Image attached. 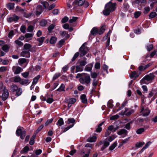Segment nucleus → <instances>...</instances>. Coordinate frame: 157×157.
<instances>
[{
	"instance_id": "f257e3e1",
	"label": "nucleus",
	"mask_w": 157,
	"mask_h": 157,
	"mask_svg": "<svg viewBox=\"0 0 157 157\" xmlns=\"http://www.w3.org/2000/svg\"><path fill=\"white\" fill-rule=\"evenodd\" d=\"M84 76L80 78L79 81L80 83L83 84H88L90 82V78L89 76L84 75Z\"/></svg>"
},
{
	"instance_id": "f03ea898",
	"label": "nucleus",
	"mask_w": 157,
	"mask_h": 157,
	"mask_svg": "<svg viewBox=\"0 0 157 157\" xmlns=\"http://www.w3.org/2000/svg\"><path fill=\"white\" fill-rule=\"evenodd\" d=\"M23 128L20 127L18 128L16 131V134L18 136H20V138L23 140L25 138L26 132L25 130L23 131Z\"/></svg>"
},
{
	"instance_id": "7ed1b4c3",
	"label": "nucleus",
	"mask_w": 157,
	"mask_h": 157,
	"mask_svg": "<svg viewBox=\"0 0 157 157\" xmlns=\"http://www.w3.org/2000/svg\"><path fill=\"white\" fill-rule=\"evenodd\" d=\"M1 86L2 89H3L2 98L3 101H5L8 98L9 96V92L8 90L6 88L5 86L2 85Z\"/></svg>"
},
{
	"instance_id": "20e7f679",
	"label": "nucleus",
	"mask_w": 157,
	"mask_h": 157,
	"mask_svg": "<svg viewBox=\"0 0 157 157\" xmlns=\"http://www.w3.org/2000/svg\"><path fill=\"white\" fill-rule=\"evenodd\" d=\"M150 112V110L147 107H144L142 106L141 108L140 113L143 116L145 117L148 116Z\"/></svg>"
},
{
	"instance_id": "39448f33",
	"label": "nucleus",
	"mask_w": 157,
	"mask_h": 157,
	"mask_svg": "<svg viewBox=\"0 0 157 157\" xmlns=\"http://www.w3.org/2000/svg\"><path fill=\"white\" fill-rule=\"evenodd\" d=\"M86 44V43L83 44L80 48V52L81 56L85 55L88 51L87 47L85 46Z\"/></svg>"
},
{
	"instance_id": "423d86ee",
	"label": "nucleus",
	"mask_w": 157,
	"mask_h": 157,
	"mask_svg": "<svg viewBox=\"0 0 157 157\" xmlns=\"http://www.w3.org/2000/svg\"><path fill=\"white\" fill-rule=\"evenodd\" d=\"M116 5V3H112L111 2H109L107 3L105 6L109 8V9L111 11H113L115 9V6Z\"/></svg>"
},
{
	"instance_id": "0eeeda50",
	"label": "nucleus",
	"mask_w": 157,
	"mask_h": 157,
	"mask_svg": "<svg viewBox=\"0 0 157 157\" xmlns=\"http://www.w3.org/2000/svg\"><path fill=\"white\" fill-rule=\"evenodd\" d=\"M85 0H79L78 1H75L73 3V9H75L78 6H82L84 3Z\"/></svg>"
},
{
	"instance_id": "6e6552de",
	"label": "nucleus",
	"mask_w": 157,
	"mask_h": 157,
	"mask_svg": "<svg viewBox=\"0 0 157 157\" xmlns=\"http://www.w3.org/2000/svg\"><path fill=\"white\" fill-rule=\"evenodd\" d=\"M19 17L15 15H13L11 17H8L7 19L8 22L11 23L13 21H17L19 19Z\"/></svg>"
},
{
	"instance_id": "1a4fd4ad",
	"label": "nucleus",
	"mask_w": 157,
	"mask_h": 157,
	"mask_svg": "<svg viewBox=\"0 0 157 157\" xmlns=\"http://www.w3.org/2000/svg\"><path fill=\"white\" fill-rule=\"evenodd\" d=\"M103 144V145L101 148V150H104L105 148L107 147L109 144V142L106 140H105L103 142H100L99 143V145H101Z\"/></svg>"
},
{
	"instance_id": "9d476101",
	"label": "nucleus",
	"mask_w": 157,
	"mask_h": 157,
	"mask_svg": "<svg viewBox=\"0 0 157 157\" xmlns=\"http://www.w3.org/2000/svg\"><path fill=\"white\" fill-rule=\"evenodd\" d=\"M29 50H25L22 52L21 53V56L26 57L27 58L29 57L30 56V54L29 52Z\"/></svg>"
},
{
	"instance_id": "9b49d317",
	"label": "nucleus",
	"mask_w": 157,
	"mask_h": 157,
	"mask_svg": "<svg viewBox=\"0 0 157 157\" xmlns=\"http://www.w3.org/2000/svg\"><path fill=\"white\" fill-rule=\"evenodd\" d=\"M154 78V76L153 74H150L149 75H147L143 78L144 80L147 81H151Z\"/></svg>"
},
{
	"instance_id": "f8f14e48",
	"label": "nucleus",
	"mask_w": 157,
	"mask_h": 157,
	"mask_svg": "<svg viewBox=\"0 0 157 157\" xmlns=\"http://www.w3.org/2000/svg\"><path fill=\"white\" fill-rule=\"evenodd\" d=\"M42 7L40 5H38L37 7L36 14L37 15H40L42 12Z\"/></svg>"
},
{
	"instance_id": "ddd939ff",
	"label": "nucleus",
	"mask_w": 157,
	"mask_h": 157,
	"mask_svg": "<svg viewBox=\"0 0 157 157\" xmlns=\"http://www.w3.org/2000/svg\"><path fill=\"white\" fill-rule=\"evenodd\" d=\"M128 110V109L125 108V111L124 113V114L126 116L130 115L133 113L134 112V110L133 109L130 110L128 112H127Z\"/></svg>"
},
{
	"instance_id": "4468645a",
	"label": "nucleus",
	"mask_w": 157,
	"mask_h": 157,
	"mask_svg": "<svg viewBox=\"0 0 157 157\" xmlns=\"http://www.w3.org/2000/svg\"><path fill=\"white\" fill-rule=\"evenodd\" d=\"M80 98L81 100L82 103L84 104H86L87 103V99L86 98V96L85 95H82L80 97Z\"/></svg>"
},
{
	"instance_id": "2eb2a0df",
	"label": "nucleus",
	"mask_w": 157,
	"mask_h": 157,
	"mask_svg": "<svg viewBox=\"0 0 157 157\" xmlns=\"http://www.w3.org/2000/svg\"><path fill=\"white\" fill-rule=\"evenodd\" d=\"M111 12V11L109 9V8H107L105 6V9L103 11V13L104 15L107 16Z\"/></svg>"
},
{
	"instance_id": "dca6fc26",
	"label": "nucleus",
	"mask_w": 157,
	"mask_h": 157,
	"mask_svg": "<svg viewBox=\"0 0 157 157\" xmlns=\"http://www.w3.org/2000/svg\"><path fill=\"white\" fill-rule=\"evenodd\" d=\"M117 134L120 135L124 134L126 136L127 134V131L125 129H122L118 132Z\"/></svg>"
},
{
	"instance_id": "f3484780",
	"label": "nucleus",
	"mask_w": 157,
	"mask_h": 157,
	"mask_svg": "<svg viewBox=\"0 0 157 157\" xmlns=\"http://www.w3.org/2000/svg\"><path fill=\"white\" fill-rule=\"evenodd\" d=\"M60 35L64 37L66 35V37L67 38H69L70 37L69 35L68 34V33L65 31H60L59 33Z\"/></svg>"
},
{
	"instance_id": "a211bd4d",
	"label": "nucleus",
	"mask_w": 157,
	"mask_h": 157,
	"mask_svg": "<svg viewBox=\"0 0 157 157\" xmlns=\"http://www.w3.org/2000/svg\"><path fill=\"white\" fill-rule=\"evenodd\" d=\"M98 29L96 27L93 28L91 31V33L93 35H95L98 33Z\"/></svg>"
},
{
	"instance_id": "6ab92c4d",
	"label": "nucleus",
	"mask_w": 157,
	"mask_h": 157,
	"mask_svg": "<svg viewBox=\"0 0 157 157\" xmlns=\"http://www.w3.org/2000/svg\"><path fill=\"white\" fill-rule=\"evenodd\" d=\"M93 66V65L92 64H90L86 66L85 68V71H91L92 69Z\"/></svg>"
},
{
	"instance_id": "aec40b11",
	"label": "nucleus",
	"mask_w": 157,
	"mask_h": 157,
	"mask_svg": "<svg viewBox=\"0 0 157 157\" xmlns=\"http://www.w3.org/2000/svg\"><path fill=\"white\" fill-rule=\"evenodd\" d=\"M111 31H109L107 35H106L105 37L106 39H107V42L106 43V46H109V42H110V37H109V35L111 33Z\"/></svg>"
},
{
	"instance_id": "412c9836",
	"label": "nucleus",
	"mask_w": 157,
	"mask_h": 157,
	"mask_svg": "<svg viewBox=\"0 0 157 157\" xmlns=\"http://www.w3.org/2000/svg\"><path fill=\"white\" fill-rule=\"evenodd\" d=\"M97 137L95 136H93L92 137H89L87 140L88 142H95L96 140Z\"/></svg>"
},
{
	"instance_id": "4be33fe9",
	"label": "nucleus",
	"mask_w": 157,
	"mask_h": 157,
	"mask_svg": "<svg viewBox=\"0 0 157 157\" xmlns=\"http://www.w3.org/2000/svg\"><path fill=\"white\" fill-rule=\"evenodd\" d=\"M104 122H102L98 125V128H96V131L97 132H100L102 130V128L101 126L103 124Z\"/></svg>"
},
{
	"instance_id": "5701e85b",
	"label": "nucleus",
	"mask_w": 157,
	"mask_h": 157,
	"mask_svg": "<svg viewBox=\"0 0 157 157\" xmlns=\"http://www.w3.org/2000/svg\"><path fill=\"white\" fill-rule=\"evenodd\" d=\"M57 39L56 37L54 36L52 37L50 40V43L52 44H55L56 42Z\"/></svg>"
},
{
	"instance_id": "b1692460",
	"label": "nucleus",
	"mask_w": 157,
	"mask_h": 157,
	"mask_svg": "<svg viewBox=\"0 0 157 157\" xmlns=\"http://www.w3.org/2000/svg\"><path fill=\"white\" fill-rule=\"evenodd\" d=\"M36 135H34L31 137L29 144L31 145H33L34 143V139L36 137Z\"/></svg>"
},
{
	"instance_id": "393cba45",
	"label": "nucleus",
	"mask_w": 157,
	"mask_h": 157,
	"mask_svg": "<svg viewBox=\"0 0 157 157\" xmlns=\"http://www.w3.org/2000/svg\"><path fill=\"white\" fill-rule=\"evenodd\" d=\"M14 4L13 3H10L7 5V8L9 10L13 9L14 8Z\"/></svg>"
},
{
	"instance_id": "a878e982",
	"label": "nucleus",
	"mask_w": 157,
	"mask_h": 157,
	"mask_svg": "<svg viewBox=\"0 0 157 157\" xmlns=\"http://www.w3.org/2000/svg\"><path fill=\"white\" fill-rule=\"evenodd\" d=\"M64 124V121L62 118H60L56 124L59 126H61Z\"/></svg>"
},
{
	"instance_id": "bb28decb",
	"label": "nucleus",
	"mask_w": 157,
	"mask_h": 157,
	"mask_svg": "<svg viewBox=\"0 0 157 157\" xmlns=\"http://www.w3.org/2000/svg\"><path fill=\"white\" fill-rule=\"evenodd\" d=\"M145 131V129L144 128H139L136 131V133L138 134H142Z\"/></svg>"
},
{
	"instance_id": "cd10ccee",
	"label": "nucleus",
	"mask_w": 157,
	"mask_h": 157,
	"mask_svg": "<svg viewBox=\"0 0 157 157\" xmlns=\"http://www.w3.org/2000/svg\"><path fill=\"white\" fill-rule=\"evenodd\" d=\"M76 72L77 73L78 72L82 71H83V68L80 65H77L76 67Z\"/></svg>"
},
{
	"instance_id": "c85d7f7f",
	"label": "nucleus",
	"mask_w": 157,
	"mask_h": 157,
	"mask_svg": "<svg viewBox=\"0 0 157 157\" xmlns=\"http://www.w3.org/2000/svg\"><path fill=\"white\" fill-rule=\"evenodd\" d=\"M40 75H38L36 77H35L33 80V85L36 84L38 80L40 78Z\"/></svg>"
},
{
	"instance_id": "c756f323",
	"label": "nucleus",
	"mask_w": 157,
	"mask_h": 157,
	"mask_svg": "<svg viewBox=\"0 0 157 157\" xmlns=\"http://www.w3.org/2000/svg\"><path fill=\"white\" fill-rule=\"evenodd\" d=\"M45 38L43 37H41L40 38H38L37 39V40L39 42V46H40L42 45L43 42Z\"/></svg>"
},
{
	"instance_id": "7c9ffc66",
	"label": "nucleus",
	"mask_w": 157,
	"mask_h": 157,
	"mask_svg": "<svg viewBox=\"0 0 157 157\" xmlns=\"http://www.w3.org/2000/svg\"><path fill=\"white\" fill-rule=\"evenodd\" d=\"M117 143L116 142H114L111 146H110L109 149L110 150L112 151L117 146Z\"/></svg>"
},
{
	"instance_id": "2f4dec72",
	"label": "nucleus",
	"mask_w": 157,
	"mask_h": 157,
	"mask_svg": "<svg viewBox=\"0 0 157 157\" xmlns=\"http://www.w3.org/2000/svg\"><path fill=\"white\" fill-rule=\"evenodd\" d=\"M29 150V147L28 146H26L24 148L23 150L21 151V152L22 154L26 153Z\"/></svg>"
},
{
	"instance_id": "473e14b6",
	"label": "nucleus",
	"mask_w": 157,
	"mask_h": 157,
	"mask_svg": "<svg viewBox=\"0 0 157 157\" xmlns=\"http://www.w3.org/2000/svg\"><path fill=\"white\" fill-rule=\"evenodd\" d=\"M32 47V46L29 44H25L24 45V49L26 50H29V49Z\"/></svg>"
},
{
	"instance_id": "72a5a7b5",
	"label": "nucleus",
	"mask_w": 157,
	"mask_h": 157,
	"mask_svg": "<svg viewBox=\"0 0 157 157\" xmlns=\"http://www.w3.org/2000/svg\"><path fill=\"white\" fill-rule=\"evenodd\" d=\"M78 19V17H73L69 20V22L70 23H72L75 22Z\"/></svg>"
},
{
	"instance_id": "f704fd0d",
	"label": "nucleus",
	"mask_w": 157,
	"mask_h": 157,
	"mask_svg": "<svg viewBox=\"0 0 157 157\" xmlns=\"http://www.w3.org/2000/svg\"><path fill=\"white\" fill-rule=\"evenodd\" d=\"M15 92H16V95L17 96L21 95L22 93V90L21 88H18L17 90Z\"/></svg>"
},
{
	"instance_id": "c9c22d12",
	"label": "nucleus",
	"mask_w": 157,
	"mask_h": 157,
	"mask_svg": "<svg viewBox=\"0 0 157 157\" xmlns=\"http://www.w3.org/2000/svg\"><path fill=\"white\" fill-rule=\"evenodd\" d=\"M26 61V60L25 59H20L18 60V63L20 65H21L22 64L25 63Z\"/></svg>"
},
{
	"instance_id": "e433bc0d",
	"label": "nucleus",
	"mask_w": 157,
	"mask_h": 157,
	"mask_svg": "<svg viewBox=\"0 0 157 157\" xmlns=\"http://www.w3.org/2000/svg\"><path fill=\"white\" fill-rule=\"evenodd\" d=\"M116 137V136L115 135H113L107 138V140L109 142H111Z\"/></svg>"
},
{
	"instance_id": "4c0bfd02",
	"label": "nucleus",
	"mask_w": 157,
	"mask_h": 157,
	"mask_svg": "<svg viewBox=\"0 0 157 157\" xmlns=\"http://www.w3.org/2000/svg\"><path fill=\"white\" fill-rule=\"evenodd\" d=\"M105 26H103L100 29V30L98 31V34L100 35L102 34L105 30Z\"/></svg>"
},
{
	"instance_id": "58836bf2",
	"label": "nucleus",
	"mask_w": 157,
	"mask_h": 157,
	"mask_svg": "<svg viewBox=\"0 0 157 157\" xmlns=\"http://www.w3.org/2000/svg\"><path fill=\"white\" fill-rule=\"evenodd\" d=\"M21 78L18 76H16L14 77V81L16 82H19L21 81Z\"/></svg>"
},
{
	"instance_id": "ea45409f",
	"label": "nucleus",
	"mask_w": 157,
	"mask_h": 157,
	"mask_svg": "<svg viewBox=\"0 0 157 157\" xmlns=\"http://www.w3.org/2000/svg\"><path fill=\"white\" fill-rule=\"evenodd\" d=\"M130 77L132 78L134 77H137L138 76V75L137 74V72L136 71H134L132 72V74L130 75Z\"/></svg>"
},
{
	"instance_id": "a19ab883",
	"label": "nucleus",
	"mask_w": 157,
	"mask_h": 157,
	"mask_svg": "<svg viewBox=\"0 0 157 157\" xmlns=\"http://www.w3.org/2000/svg\"><path fill=\"white\" fill-rule=\"evenodd\" d=\"M21 70V68L19 67H17L15 70H13L14 71L16 74H17L20 73Z\"/></svg>"
},
{
	"instance_id": "79ce46f5",
	"label": "nucleus",
	"mask_w": 157,
	"mask_h": 157,
	"mask_svg": "<svg viewBox=\"0 0 157 157\" xmlns=\"http://www.w3.org/2000/svg\"><path fill=\"white\" fill-rule=\"evenodd\" d=\"M9 47L7 45H5L2 47V50L6 52L8 51Z\"/></svg>"
},
{
	"instance_id": "37998d69",
	"label": "nucleus",
	"mask_w": 157,
	"mask_h": 157,
	"mask_svg": "<svg viewBox=\"0 0 157 157\" xmlns=\"http://www.w3.org/2000/svg\"><path fill=\"white\" fill-rule=\"evenodd\" d=\"M141 12L140 11H138L135 12L134 17L136 18H138L141 15Z\"/></svg>"
},
{
	"instance_id": "c03bdc74",
	"label": "nucleus",
	"mask_w": 157,
	"mask_h": 157,
	"mask_svg": "<svg viewBox=\"0 0 157 157\" xmlns=\"http://www.w3.org/2000/svg\"><path fill=\"white\" fill-rule=\"evenodd\" d=\"M65 86L63 84H61L60 87L57 89V90L59 91H64V90Z\"/></svg>"
},
{
	"instance_id": "a18cd8bd",
	"label": "nucleus",
	"mask_w": 157,
	"mask_h": 157,
	"mask_svg": "<svg viewBox=\"0 0 157 157\" xmlns=\"http://www.w3.org/2000/svg\"><path fill=\"white\" fill-rule=\"evenodd\" d=\"M151 143V142H147L146 144H145V146L142 148V149L141 150V152H142L143 151H144L145 149L147 148L149 145H150Z\"/></svg>"
},
{
	"instance_id": "49530a36",
	"label": "nucleus",
	"mask_w": 157,
	"mask_h": 157,
	"mask_svg": "<svg viewBox=\"0 0 157 157\" xmlns=\"http://www.w3.org/2000/svg\"><path fill=\"white\" fill-rule=\"evenodd\" d=\"M47 23V22L45 20H43L40 21V25L41 26H44L46 25Z\"/></svg>"
},
{
	"instance_id": "de8ad7c7",
	"label": "nucleus",
	"mask_w": 157,
	"mask_h": 157,
	"mask_svg": "<svg viewBox=\"0 0 157 157\" xmlns=\"http://www.w3.org/2000/svg\"><path fill=\"white\" fill-rule=\"evenodd\" d=\"M18 89V87L15 85H12L11 86V90L13 92H15Z\"/></svg>"
},
{
	"instance_id": "09e8293b",
	"label": "nucleus",
	"mask_w": 157,
	"mask_h": 157,
	"mask_svg": "<svg viewBox=\"0 0 157 157\" xmlns=\"http://www.w3.org/2000/svg\"><path fill=\"white\" fill-rule=\"evenodd\" d=\"M65 40L63 39L60 40L58 43V45L59 47H61L65 42Z\"/></svg>"
},
{
	"instance_id": "8fccbe9b",
	"label": "nucleus",
	"mask_w": 157,
	"mask_h": 157,
	"mask_svg": "<svg viewBox=\"0 0 157 157\" xmlns=\"http://www.w3.org/2000/svg\"><path fill=\"white\" fill-rule=\"evenodd\" d=\"M75 121L73 118H69L68 119L67 124H69L70 123H75Z\"/></svg>"
},
{
	"instance_id": "3c124183",
	"label": "nucleus",
	"mask_w": 157,
	"mask_h": 157,
	"mask_svg": "<svg viewBox=\"0 0 157 157\" xmlns=\"http://www.w3.org/2000/svg\"><path fill=\"white\" fill-rule=\"evenodd\" d=\"M41 4L43 6L44 8L48 7L49 6L48 3L46 2H41Z\"/></svg>"
},
{
	"instance_id": "603ef678",
	"label": "nucleus",
	"mask_w": 157,
	"mask_h": 157,
	"mask_svg": "<svg viewBox=\"0 0 157 157\" xmlns=\"http://www.w3.org/2000/svg\"><path fill=\"white\" fill-rule=\"evenodd\" d=\"M79 55V53L78 52H77L74 55L72 59V61H74L76 58Z\"/></svg>"
},
{
	"instance_id": "864d4df0",
	"label": "nucleus",
	"mask_w": 157,
	"mask_h": 157,
	"mask_svg": "<svg viewBox=\"0 0 157 157\" xmlns=\"http://www.w3.org/2000/svg\"><path fill=\"white\" fill-rule=\"evenodd\" d=\"M144 144V143H142L141 142L137 143L136 144V146L137 148H139L142 147Z\"/></svg>"
},
{
	"instance_id": "5fc2aeb1",
	"label": "nucleus",
	"mask_w": 157,
	"mask_h": 157,
	"mask_svg": "<svg viewBox=\"0 0 157 157\" xmlns=\"http://www.w3.org/2000/svg\"><path fill=\"white\" fill-rule=\"evenodd\" d=\"M15 42L18 45L20 46H22L23 44V43L22 42H21V41H20L18 40H16L15 41Z\"/></svg>"
},
{
	"instance_id": "6e6d98bb",
	"label": "nucleus",
	"mask_w": 157,
	"mask_h": 157,
	"mask_svg": "<svg viewBox=\"0 0 157 157\" xmlns=\"http://www.w3.org/2000/svg\"><path fill=\"white\" fill-rule=\"evenodd\" d=\"M147 50L150 51L153 49V46L152 44H149L147 46Z\"/></svg>"
},
{
	"instance_id": "4d7b16f0",
	"label": "nucleus",
	"mask_w": 157,
	"mask_h": 157,
	"mask_svg": "<svg viewBox=\"0 0 157 157\" xmlns=\"http://www.w3.org/2000/svg\"><path fill=\"white\" fill-rule=\"evenodd\" d=\"M156 14V13L155 12H151L149 15V17L151 18H153L155 17Z\"/></svg>"
},
{
	"instance_id": "13d9d810",
	"label": "nucleus",
	"mask_w": 157,
	"mask_h": 157,
	"mask_svg": "<svg viewBox=\"0 0 157 157\" xmlns=\"http://www.w3.org/2000/svg\"><path fill=\"white\" fill-rule=\"evenodd\" d=\"M132 123V122H130L126 124L125 126V128H126L128 130H129L130 129V124Z\"/></svg>"
},
{
	"instance_id": "bf43d9fd",
	"label": "nucleus",
	"mask_w": 157,
	"mask_h": 157,
	"mask_svg": "<svg viewBox=\"0 0 157 157\" xmlns=\"http://www.w3.org/2000/svg\"><path fill=\"white\" fill-rule=\"evenodd\" d=\"M28 82V81L27 80L25 79H21V81H20V83L22 84H26Z\"/></svg>"
},
{
	"instance_id": "052dcab7",
	"label": "nucleus",
	"mask_w": 157,
	"mask_h": 157,
	"mask_svg": "<svg viewBox=\"0 0 157 157\" xmlns=\"http://www.w3.org/2000/svg\"><path fill=\"white\" fill-rule=\"evenodd\" d=\"M54 101V100L52 98H48L46 100L47 102L49 104L52 103Z\"/></svg>"
},
{
	"instance_id": "680f3d73",
	"label": "nucleus",
	"mask_w": 157,
	"mask_h": 157,
	"mask_svg": "<svg viewBox=\"0 0 157 157\" xmlns=\"http://www.w3.org/2000/svg\"><path fill=\"white\" fill-rule=\"evenodd\" d=\"M119 117V116L118 115H116L110 117V119L111 120H114L117 119Z\"/></svg>"
},
{
	"instance_id": "e2e57ef3",
	"label": "nucleus",
	"mask_w": 157,
	"mask_h": 157,
	"mask_svg": "<svg viewBox=\"0 0 157 157\" xmlns=\"http://www.w3.org/2000/svg\"><path fill=\"white\" fill-rule=\"evenodd\" d=\"M144 13L147 14L149 12L150 10V8L149 7H146L144 8Z\"/></svg>"
},
{
	"instance_id": "0e129e2a",
	"label": "nucleus",
	"mask_w": 157,
	"mask_h": 157,
	"mask_svg": "<svg viewBox=\"0 0 157 157\" xmlns=\"http://www.w3.org/2000/svg\"><path fill=\"white\" fill-rule=\"evenodd\" d=\"M60 75V74L59 73H58L55 74L54 75V76L53 78V80H55L58 77H59Z\"/></svg>"
},
{
	"instance_id": "69168bd1",
	"label": "nucleus",
	"mask_w": 157,
	"mask_h": 157,
	"mask_svg": "<svg viewBox=\"0 0 157 157\" xmlns=\"http://www.w3.org/2000/svg\"><path fill=\"white\" fill-rule=\"evenodd\" d=\"M76 100L75 98H71L69 100V102L71 104H72L76 102Z\"/></svg>"
},
{
	"instance_id": "338daca9",
	"label": "nucleus",
	"mask_w": 157,
	"mask_h": 157,
	"mask_svg": "<svg viewBox=\"0 0 157 157\" xmlns=\"http://www.w3.org/2000/svg\"><path fill=\"white\" fill-rule=\"evenodd\" d=\"M13 35V30H11L9 33L8 37L10 38H12Z\"/></svg>"
},
{
	"instance_id": "774afa93",
	"label": "nucleus",
	"mask_w": 157,
	"mask_h": 157,
	"mask_svg": "<svg viewBox=\"0 0 157 157\" xmlns=\"http://www.w3.org/2000/svg\"><path fill=\"white\" fill-rule=\"evenodd\" d=\"M86 63V60H84L80 62L79 65L82 67L85 66Z\"/></svg>"
}]
</instances>
